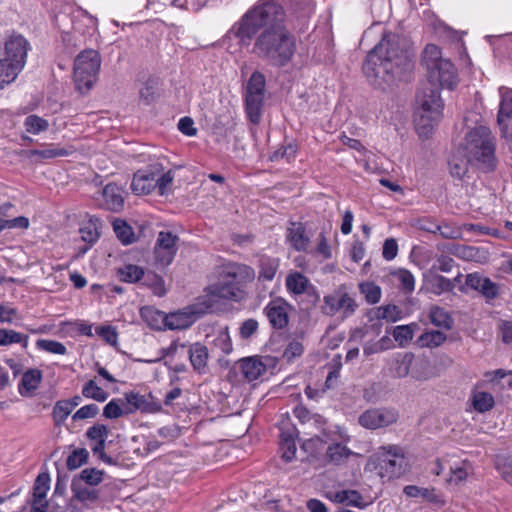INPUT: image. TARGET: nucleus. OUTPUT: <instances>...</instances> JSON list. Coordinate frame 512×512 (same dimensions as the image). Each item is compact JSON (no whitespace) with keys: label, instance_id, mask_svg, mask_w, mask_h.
<instances>
[{"label":"nucleus","instance_id":"1","mask_svg":"<svg viewBox=\"0 0 512 512\" xmlns=\"http://www.w3.org/2000/svg\"><path fill=\"white\" fill-rule=\"evenodd\" d=\"M228 34L240 46L254 41L251 53L276 68L287 66L297 49L296 38L286 25V13L280 4L270 0L257 1L232 25Z\"/></svg>","mask_w":512,"mask_h":512},{"label":"nucleus","instance_id":"2","mask_svg":"<svg viewBox=\"0 0 512 512\" xmlns=\"http://www.w3.org/2000/svg\"><path fill=\"white\" fill-rule=\"evenodd\" d=\"M429 85L417 94L420 111L415 118V128L420 138L428 139L443 115L444 103L440 88L453 90L458 84L457 70L449 59L442 57L441 49L428 44L422 54Z\"/></svg>","mask_w":512,"mask_h":512},{"label":"nucleus","instance_id":"3","mask_svg":"<svg viewBox=\"0 0 512 512\" xmlns=\"http://www.w3.org/2000/svg\"><path fill=\"white\" fill-rule=\"evenodd\" d=\"M415 52L405 36L385 32L363 63V73L371 84L381 90L402 81H409L415 67Z\"/></svg>","mask_w":512,"mask_h":512},{"label":"nucleus","instance_id":"4","mask_svg":"<svg viewBox=\"0 0 512 512\" xmlns=\"http://www.w3.org/2000/svg\"><path fill=\"white\" fill-rule=\"evenodd\" d=\"M466 153L485 172L494 171L497 165L495 137L486 126H478L466 135Z\"/></svg>","mask_w":512,"mask_h":512},{"label":"nucleus","instance_id":"5","mask_svg":"<svg viewBox=\"0 0 512 512\" xmlns=\"http://www.w3.org/2000/svg\"><path fill=\"white\" fill-rule=\"evenodd\" d=\"M101 66L98 51L87 49L77 55L74 60V82L80 94H86L94 85Z\"/></svg>","mask_w":512,"mask_h":512},{"label":"nucleus","instance_id":"6","mask_svg":"<svg viewBox=\"0 0 512 512\" xmlns=\"http://www.w3.org/2000/svg\"><path fill=\"white\" fill-rule=\"evenodd\" d=\"M359 305L346 284H340L332 293L323 297L321 311L324 315L334 316L341 312L344 318L354 315Z\"/></svg>","mask_w":512,"mask_h":512},{"label":"nucleus","instance_id":"7","mask_svg":"<svg viewBox=\"0 0 512 512\" xmlns=\"http://www.w3.org/2000/svg\"><path fill=\"white\" fill-rule=\"evenodd\" d=\"M266 88V79L260 71H254L250 76L245 95L246 112L253 123H257L263 104Z\"/></svg>","mask_w":512,"mask_h":512},{"label":"nucleus","instance_id":"8","mask_svg":"<svg viewBox=\"0 0 512 512\" xmlns=\"http://www.w3.org/2000/svg\"><path fill=\"white\" fill-rule=\"evenodd\" d=\"M406 459L398 446H389L380 457L379 469L381 477L395 479L406 472Z\"/></svg>","mask_w":512,"mask_h":512},{"label":"nucleus","instance_id":"9","mask_svg":"<svg viewBox=\"0 0 512 512\" xmlns=\"http://www.w3.org/2000/svg\"><path fill=\"white\" fill-rule=\"evenodd\" d=\"M178 240L179 237L170 231L158 233L154 247V260L157 268H165L173 262L178 250Z\"/></svg>","mask_w":512,"mask_h":512},{"label":"nucleus","instance_id":"10","mask_svg":"<svg viewBox=\"0 0 512 512\" xmlns=\"http://www.w3.org/2000/svg\"><path fill=\"white\" fill-rule=\"evenodd\" d=\"M396 421L397 414L395 411L386 408H370L358 417L359 425L369 430L384 428Z\"/></svg>","mask_w":512,"mask_h":512},{"label":"nucleus","instance_id":"11","mask_svg":"<svg viewBox=\"0 0 512 512\" xmlns=\"http://www.w3.org/2000/svg\"><path fill=\"white\" fill-rule=\"evenodd\" d=\"M30 49V43L22 35L12 34L4 43L3 58L23 69Z\"/></svg>","mask_w":512,"mask_h":512},{"label":"nucleus","instance_id":"12","mask_svg":"<svg viewBox=\"0 0 512 512\" xmlns=\"http://www.w3.org/2000/svg\"><path fill=\"white\" fill-rule=\"evenodd\" d=\"M124 403L126 407V415L136 411L142 413H156L161 411V404L155 401L152 393L142 395L138 392L130 391L124 393Z\"/></svg>","mask_w":512,"mask_h":512},{"label":"nucleus","instance_id":"13","mask_svg":"<svg viewBox=\"0 0 512 512\" xmlns=\"http://www.w3.org/2000/svg\"><path fill=\"white\" fill-rule=\"evenodd\" d=\"M204 312L196 306L165 315V327L170 330H183L193 325Z\"/></svg>","mask_w":512,"mask_h":512},{"label":"nucleus","instance_id":"14","mask_svg":"<svg viewBox=\"0 0 512 512\" xmlns=\"http://www.w3.org/2000/svg\"><path fill=\"white\" fill-rule=\"evenodd\" d=\"M224 281L230 282L233 286L242 289L243 284L251 282L255 278V271L252 267L240 263H228L219 275Z\"/></svg>","mask_w":512,"mask_h":512},{"label":"nucleus","instance_id":"15","mask_svg":"<svg viewBox=\"0 0 512 512\" xmlns=\"http://www.w3.org/2000/svg\"><path fill=\"white\" fill-rule=\"evenodd\" d=\"M287 307L288 303L281 298L272 300L265 306L263 312L273 329L281 330L288 325Z\"/></svg>","mask_w":512,"mask_h":512},{"label":"nucleus","instance_id":"16","mask_svg":"<svg viewBox=\"0 0 512 512\" xmlns=\"http://www.w3.org/2000/svg\"><path fill=\"white\" fill-rule=\"evenodd\" d=\"M156 173L151 169H142L134 173L131 182V190L136 195H148L154 189Z\"/></svg>","mask_w":512,"mask_h":512},{"label":"nucleus","instance_id":"17","mask_svg":"<svg viewBox=\"0 0 512 512\" xmlns=\"http://www.w3.org/2000/svg\"><path fill=\"white\" fill-rule=\"evenodd\" d=\"M71 492L72 500L81 503L85 508H91L99 501L100 498L98 489L82 485L77 481H71Z\"/></svg>","mask_w":512,"mask_h":512},{"label":"nucleus","instance_id":"18","mask_svg":"<svg viewBox=\"0 0 512 512\" xmlns=\"http://www.w3.org/2000/svg\"><path fill=\"white\" fill-rule=\"evenodd\" d=\"M327 497L335 503L345 504L358 509H365L369 505V503L364 501L362 494L353 489H345L329 493Z\"/></svg>","mask_w":512,"mask_h":512},{"label":"nucleus","instance_id":"19","mask_svg":"<svg viewBox=\"0 0 512 512\" xmlns=\"http://www.w3.org/2000/svg\"><path fill=\"white\" fill-rule=\"evenodd\" d=\"M280 434V448L283 451L282 458L286 462H290L294 459L297 447H296V428L289 426L287 428L282 427Z\"/></svg>","mask_w":512,"mask_h":512},{"label":"nucleus","instance_id":"20","mask_svg":"<svg viewBox=\"0 0 512 512\" xmlns=\"http://www.w3.org/2000/svg\"><path fill=\"white\" fill-rule=\"evenodd\" d=\"M104 199L103 206L113 212H119L124 206V198L122 196V190L119 186L114 183L107 184L102 191Z\"/></svg>","mask_w":512,"mask_h":512},{"label":"nucleus","instance_id":"21","mask_svg":"<svg viewBox=\"0 0 512 512\" xmlns=\"http://www.w3.org/2000/svg\"><path fill=\"white\" fill-rule=\"evenodd\" d=\"M243 377L251 382L257 380L266 372V365L257 357H247L239 361Z\"/></svg>","mask_w":512,"mask_h":512},{"label":"nucleus","instance_id":"22","mask_svg":"<svg viewBox=\"0 0 512 512\" xmlns=\"http://www.w3.org/2000/svg\"><path fill=\"white\" fill-rule=\"evenodd\" d=\"M210 293L218 298L239 301L242 299L243 290L233 286L230 282L224 281L219 276L218 282L210 286Z\"/></svg>","mask_w":512,"mask_h":512},{"label":"nucleus","instance_id":"23","mask_svg":"<svg viewBox=\"0 0 512 512\" xmlns=\"http://www.w3.org/2000/svg\"><path fill=\"white\" fill-rule=\"evenodd\" d=\"M68 154L69 151L67 149L55 147L53 144L47 145L44 149H32L22 152L23 156L34 163H39L43 160L53 159L56 157L67 156Z\"/></svg>","mask_w":512,"mask_h":512},{"label":"nucleus","instance_id":"24","mask_svg":"<svg viewBox=\"0 0 512 512\" xmlns=\"http://www.w3.org/2000/svg\"><path fill=\"white\" fill-rule=\"evenodd\" d=\"M354 454L346 445L335 442L327 447L325 458L329 464L340 466L346 464L350 456Z\"/></svg>","mask_w":512,"mask_h":512},{"label":"nucleus","instance_id":"25","mask_svg":"<svg viewBox=\"0 0 512 512\" xmlns=\"http://www.w3.org/2000/svg\"><path fill=\"white\" fill-rule=\"evenodd\" d=\"M189 359L192 367L198 373H204L208 361V349L205 345L196 342L189 348Z\"/></svg>","mask_w":512,"mask_h":512},{"label":"nucleus","instance_id":"26","mask_svg":"<svg viewBox=\"0 0 512 512\" xmlns=\"http://www.w3.org/2000/svg\"><path fill=\"white\" fill-rule=\"evenodd\" d=\"M287 240L297 251L306 250L309 238L306 236L305 228L301 223H292V227L287 229Z\"/></svg>","mask_w":512,"mask_h":512},{"label":"nucleus","instance_id":"27","mask_svg":"<svg viewBox=\"0 0 512 512\" xmlns=\"http://www.w3.org/2000/svg\"><path fill=\"white\" fill-rule=\"evenodd\" d=\"M403 493L408 497H422L430 503L444 505V501L441 496L436 493L434 488L429 489L418 487L416 485H407L404 487Z\"/></svg>","mask_w":512,"mask_h":512},{"label":"nucleus","instance_id":"28","mask_svg":"<svg viewBox=\"0 0 512 512\" xmlns=\"http://www.w3.org/2000/svg\"><path fill=\"white\" fill-rule=\"evenodd\" d=\"M501 101L497 115L499 127L507 125L506 121L512 119V90L500 89Z\"/></svg>","mask_w":512,"mask_h":512},{"label":"nucleus","instance_id":"29","mask_svg":"<svg viewBox=\"0 0 512 512\" xmlns=\"http://www.w3.org/2000/svg\"><path fill=\"white\" fill-rule=\"evenodd\" d=\"M42 380V372L39 369H28L23 373L18 390L21 395L36 390Z\"/></svg>","mask_w":512,"mask_h":512},{"label":"nucleus","instance_id":"30","mask_svg":"<svg viewBox=\"0 0 512 512\" xmlns=\"http://www.w3.org/2000/svg\"><path fill=\"white\" fill-rule=\"evenodd\" d=\"M494 465L502 479L512 485V451L497 454Z\"/></svg>","mask_w":512,"mask_h":512},{"label":"nucleus","instance_id":"31","mask_svg":"<svg viewBox=\"0 0 512 512\" xmlns=\"http://www.w3.org/2000/svg\"><path fill=\"white\" fill-rule=\"evenodd\" d=\"M105 472L97 468H85L72 478V481L80 482L82 485L95 487L103 481Z\"/></svg>","mask_w":512,"mask_h":512},{"label":"nucleus","instance_id":"32","mask_svg":"<svg viewBox=\"0 0 512 512\" xmlns=\"http://www.w3.org/2000/svg\"><path fill=\"white\" fill-rule=\"evenodd\" d=\"M116 274L122 282L136 283L144 277V269L138 265L126 264L118 268Z\"/></svg>","mask_w":512,"mask_h":512},{"label":"nucleus","instance_id":"33","mask_svg":"<svg viewBox=\"0 0 512 512\" xmlns=\"http://www.w3.org/2000/svg\"><path fill=\"white\" fill-rule=\"evenodd\" d=\"M23 69L5 58L0 59V89L13 82Z\"/></svg>","mask_w":512,"mask_h":512},{"label":"nucleus","instance_id":"34","mask_svg":"<svg viewBox=\"0 0 512 512\" xmlns=\"http://www.w3.org/2000/svg\"><path fill=\"white\" fill-rule=\"evenodd\" d=\"M460 274L455 277L453 280H450L442 275L434 274L429 279V284L431 286V291L440 295L444 292H451L455 288V281H459Z\"/></svg>","mask_w":512,"mask_h":512},{"label":"nucleus","instance_id":"35","mask_svg":"<svg viewBox=\"0 0 512 512\" xmlns=\"http://www.w3.org/2000/svg\"><path fill=\"white\" fill-rule=\"evenodd\" d=\"M29 336L12 329H0V346L20 344L24 349L28 347Z\"/></svg>","mask_w":512,"mask_h":512},{"label":"nucleus","instance_id":"36","mask_svg":"<svg viewBox=\"0 0 512 512\" xmlns=\"http://www.w3.org/2000/svg\"><path fill=\"white\" fill-rule=\"evenodd\" d=\"M113 230L123 245H129L136 241L133 228L125 220L116 219L113 222Z\"/></svg>","mask_w":512,"mask_h":512},{"label":"nucleus","instance_id":"37","mask_svg":"<svg viewBox=\"0 0 512 512\" xmlns=\"http://www.w3.org/2000/svg\"><path fill=\"white\" fill-rule=\"evenodd\" d=\"M309 285L308 278L301 272H293L286 277L287 290L293 294H302Z\"/></svg>","mask_w":512,"mask_h":512},{"label":"nucleus","instance_id":"38","mask_svg":"<svg viewBox=\"0 0 512 512\" xmlns=\"http://www.w3.org/2000/svg\"><path fill=\"white\" fill-rule=\"evenodd\" d=\"M429 318L433 325L446 330L451 329L454 323L451 315L439 306H433L430 309Z\"/></svg>","mask_w":512,"mask_h":512},{"label":"nucleus","instance_id":"39","mask_svg":"<svg viewBox=\"0 0 512 512\" xmlns=\"http://www.w3.org/2000/svg\"><path fill=\"white\" fill-rule=\"evenodd\" d=\"M50 488V476L47 472L40 473L33 486V499L35 504L45 501Z\"/></svg>","mask_w":512,"mask_h":512},{"label":"nucleus","instance_id":"40","mask_svg":"<svg viewBox=\"0 0 512 512\" xmlns=\"http://www.w3.org/2000/svg\"><path fill=\"white\" fill-rule=\"evenodd\" d=\"M279 266L278 259L263 256L259 260V280L271 281L275 277Z\"/></svg>","mask_w":512,"mask_h":512},{"label":"nucleus","instance_id":"41","mask_svg":"<svg viewBox=\"0 0 512 512\" xmlns=\"http://www.w3.org/2000/svg\"><path fill=\"white\" fill-rule=\"evenodd\" d=\"M373 313L374 318L377 320L397 322L402 319V310L398 306L392 304L377 307Z\"/></svg>","mask_w":512,"mask_h":512},{"label":"nucleus","instance_id":"42","mask_svg":"<svg viewBox=\"0 0 512 512\" xmlns=\"http://www.w3.org/2000/svg\"><path fill=\"white\" fill-rule=\"evenodd\" d=\"M494 397L484 391L474 392L472 395V405L475 411L484 413L491 410L494 407Z\"/></svg>","mask_w":512,"mask_h":512},{"label":"nucleus","instance_id":"43","mask_svg":"<svg viewBox=\"0 0 512 512\" xmlns=\"http://www.w3.org/2000/svg\"><path fill=\"white\" fill-rule=\"evenodd\" d=\"M472 161L468 156L467 158L453 155L448 162L450 174L452 177L462 179L468 172L469 162Z\"/></svg>","mask_w":512,"mask_h":512},{"label":"nucleus","instance_id":"44","mask_svg":"<svg viewBox=\"0 0 512 512\" xmlns=\"http://www.w3.org/2000/svg\"><path fill=\"white\" fill-rule=\"evenodd\" d=\"M82 395L85 398L93 399L100 403L105 402L109 397V393L99 387L95 380H89L84 384Z\"/></svg>","mask_w":512,"mask_h":512},{"label":"nucleus","instance_id":"45","mask_svg":"<svg viewBox=\"0 0 512 512\" xmlns=\"http://www.w3.org/2000/svg\"><path fill=\"white\" fill-rule=\"evenodd\" d=\"M359 291L364 296L369 304H376L380 301L382 291L380 286L371 281L361 282L359 284Z\"/></svg>","mask_w":512,"mask_h":512},{"label":"nucleus","instance_id":"46","mask_svg":"<svg viewBox=\"0 0 512 512\" xmlns=\"http://www.w3.org/2000/svg\"><path fill=\"white\" fill-rule=\"evenodd\" d=\"M142 279L143 285L151 288L156 296L162 297L166 294L164 279L160 275L151 271L147 273L144 271V277Z\"/></svg>","mask_w":512,"mask_h":512},{"label":"nucleus","instance_id":"47","mask_svg":"<svg viewBox=\"0 0 512 512\" xmlns=\"http://www.w3.org/2000/svg\"><path fill=\"white\" fill-rule=\"evenodd\" d=\"M447 339L446 334L441 331L433 330L423 333L417 340L421 347H438Z\"/></svg>","mask_w":512,"mask_h":512},{"label":"nucleus","instance_id":"48","mask_svg":"<svg viewBox=\"0 0 512 512\" xmlns=\"http://www.w3.org/2000/svg\"><path fill=\"white\" fill-rule=\"evenodd\" d=\"M123 415H126V407L121 398L112 399L103 408V416L107 419H117Z\"/></svg>","mask_w":512,"mask_h":512},{"label":"nucleus","instance_id":"49","mask_svg":"<svg viewBox=\"0 0 512 512\" xmlns=\"http://www.w3.org/2000/svg\"><path fill=\"white\" fill-rule=\"evenodd\" d=\"M89 459V452L85 448L74 449L67 457L66 466L72 471L86 464Z\"/></svg>","mask_w":512,"mask_h":512},{"label":"nucleus","instance_id":"50","mask_svg":"<svg viewBox=\"0 0 512 512\" xmlns=\"http://www.w3.org/2000/svg\"><path fill=\"white\" fill-rule=\"evenodd\" d=\"M391 275L397 279L399 285L406 293H411L415 288V278L413 274L406 269H398L391 272Z\"/></svg>","mask_w":512,"mask_h":512},{"label":"nucleus","instance_id":"51","mask_svg":"<svg viewBox=\"0 0 512 512\" xmlns=\"http://www.w3.org/2000/svg\"><path fill=\"white\" fill-rule=\"evenodd\" d=\"M24 126L28 133L36 135L42 131H46L49 127V123L46 119L32 114L25 118Z\"/></svg>","mask_w":512,"mask_h":512},{"label":"nucleus","instance_id":"52","mask_svg":"<svg viewBox=\"0 0 512 512\" xmlns=\"http://www.w3.org/2000/svg\"><path fill=\"white\" fill-rule=\"evenodd\" d=\"M414 362V355L412 353H405L403 356L395 361L394 374L399 378H404L409 375Z\"/></svg>","mask_w":512,"mask_h":512},{"label":"nucleus","instance_id":"53","mask_svg":"<svg viewBox=\"0 0 512 512\" xmlns=\"http://www.w3.org/2000/svg\"><path fill=\"white\" fill-rule=\"evenodd\" d=\"M141 318L151 327H159V321H164V314L151 306H144L140 309Z\"/></svg>","mask_w":512,"mask_h":512},{"label":"nucleus","instance_id":"54","mask_svg":"<svg viewBox=\"0 0 512 512\" xmlns=\"http://www.w3.org/2000/svg\"><path fill=\"white\" fill-rule=\"evenodd\" d=\"M36 347L40 350L52 353L64 355L67 353V349L64 344L56 340L50 339H38L36 341Z\"/></svg>","mask_w":512,"mask_h":512},{"label":"nucleus","instance_id":"55","mask_svg":"<svg viewBox=\"0 0 512 512\" xmlns=\"http://www.w3.org/2000/svg\"><path fill=\"white\" fill-rule=\"evenodd\" d=\"M72 412L71 407L68 405L67 401L59 400L55 403L53 407V419L56 425H61L67 417Z\"/></svg>","mask_w":512,"mask_h":512},{"label":"nucleus","instance_id":"56","mask_svg":"<svg viewBox=\"0 0 512 512\" xmlns=\"http://www.w3.org/2000/svg\"><path fill=\"white\" fill-rule=\"evenodd\" d=\"M416 326H417L416 324L396 326L392 333L394 339L397 342H399L400 345L407 343L408 341L412 340V338L414 336L413 328Z\"/></svg>","mask_w":512,"mask_h":512},{"label":"nucleus","instance_id":"57","mask_svg":"<svg viewBox=\"0 0 512 512\" xmlns=\"http://www.w3.org/2000/svg\"><path fill=\"white\" fill-rule=\"evenodd\" d=\"M109 434L108 427L104 424L96 423L89 427L85 433L87 439L92 442L106 440Z\"/></svg>","mask_w":512,"mask_h":512},{"label":"nucleus","instance_id":"58","mask_svg":"<svg viewBox=\"0 0 512 512\" xmlns=\"http://www.w3.org/2000/svg\"><path fill=\"white\" fill-rule=\"evenodd\" d=\"M81 238L84 242L93 245L99 238L100 234L95 223L89 221L80 228Z\"/></svg>","mask_w":512,"mask_h":512},{"label":"nucleus","instance_id":"59","mask_svg":"<svg viewBox=\"0 0 512 512\" xmlns=\"http://www.w3.org/2000/svg\"><path fill=\"white\" fill-rule=\"evenodd\" d=\"M452 480L456 483L464 481L469 472L472 471V464L468 460L462 461L459 465L450 468Z\"/></svg>","mask_w":512,"mask_h":512},{"label":"nucleus","instance_id":"60","mask_svg":"<svg viewBox=\"0 0 512 512\" xmlns=\"http://www.w3.org/2000/svg\"><path fill=\"white\" fill-rule=\"evenodd\" d=\"M486 377L493 383L499 384L502 380H505L502 385H507L508 387H512V371L497 369L491 372L486 373Z\"/></svg>","mask_w":512,"mask_h":512},{"label":"nucleus","instance_id":"61","mask_svg":"<svg viewBox=\"0 0 512 512\" xmlns=\"http://www.w3.org/2000/svg\"><path fill=\"white\" fill-rule=\"evenodd\" d=\"M106 440L93 442L91 450L101 461L108 465H116L117 461L105 453Z\"/></svg>","mask_w":512,"mask_h":512},{"label":"nucleus","instance_id":"62","mask_svg":"<svg viewBox=\"0 0 512 512\" xmlns=\"http://www.w3.org/2000/svg\"><path fill=\"white\" fill-rule=\"evenodd\" d=\"M156 82L152 79H148L143 87L140 89L139 95L140 99L145 102V104H151L156 99Z\"/></svg>","mask_w":512,"mask_h":512},{"label":"nucleus","instance_id":"63","mask_svg":"<svg viewBox=\"0 0 512 512\" xmlns=\"http://www.w3.org/2000/svg\"><path fill=\"white\" fill-rule=\"evenodd\" d=\"M304 352V348L301 342L291 341L283 352V358L287 362H292L295 358L300 357Z\"/></svg>","mask_w":512,"mask_h":512},{"label":"nucleus","instance_id":"64","mask_svg":"<svg viewBox=\"0 0 512 512\" xmlns=\"http://www.w3.org/2000/svg\"><path fill=\"white\" fill-rule=\"evenodd\" d=\"M99 413V407L96 404H87L78 409L72 416L74 421L94 418Z\"/></svg>","mask_w":512,"mask_h":512}]
</instances>
